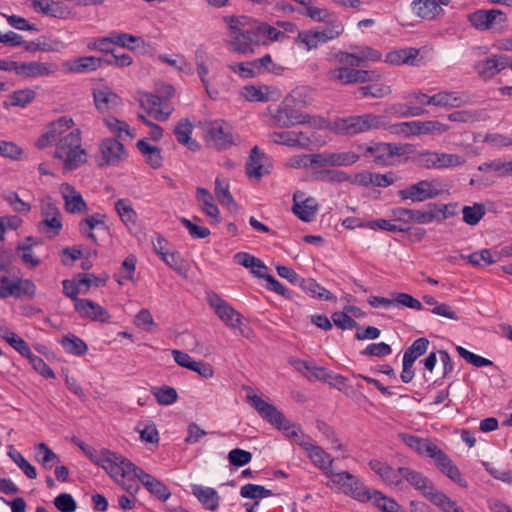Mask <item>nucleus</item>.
I'll return each mask as SVG.
<instances>
[{
    "instance_id": "1",
    "label": "nucleus",
    "mask_w": 512,
    "mask_h": 512,
    "mask_svg": "<svg viewBox=\"0 0 512 512\" xmlns=\"http://www.w3.org/2000/svg\"><path fill=\"white\" fill-rule=\"evenodd\" d=\"M399 439L418 455L430 458L436 468L461 487H467V481L451 458L431 439L409 433H399Z\"/></svg>"
},
{
    "instance_id": "2",
    "label": "nucleus",
    "mask_w": 512,
    "mask_h": 512,
    "mask_svg": "<svg viewBox=\"0 0 512 512\" xmlns=\"http://www.w3.org/2000/svg\"><path fill=\"white\" fill-rule=\"evenodd\" d=\"M55 158L63 161L64 169L75 170L86 161V151L81 148V133L74 129L56 143Z\"/></svg>"
},
{
    "instance_id": "3",
    "label": "nucleus",
    "mask_w": 512,
    "mask_h": 512,
    "mask_svg": "<svg viewBox=\"0 0 512 512\" xmlns=\"http://www.w3.org/2000/svg\"><path fill=\"white\" fill-rule=\"evenodd\" d=\"M428 210L420 209H408V208H395L391 211L393 220L400 222L402 226H408L411 223L424 225L433 222L436 219L437 213H442V220L449 217L446 214L448 205L429 203L427 206Z\"/></svg>"
},
{
    "instance_id": "4",
    "label": "nucleus",
    "mask_w": 512,
    "mask_h": 512,
    "mask_svg": "<svg viewBox=\"0 0 512 512\" xmlns=\"http://www.w3.org/2000/svg\"><path fill=\"white\" fill-rule=\"evenodd\" d=\"M247 401L258 412V414L271 425L282 429L286 436L292 439L298 437L297 427L284 417L274 405L266 402L258 395H247Z\"/></svg>"
},
{
    "instance_id": "5",
    "label": "nucleus",
    "mask_w": 512,
    "mask_h": 512,
    "mask_svg": "<svg viewBox=\"0 0 512 512\" xmlns=\"http://www.w3.org/2000/svg\"><path fill=\"white\" fill-rule=\"evenodd\" d=\"M36 290V285L32 280L20 277L11 278L5 265H0V298L33 299Z\"/></svg>"
},
{
    "instance_id": "6",
    "label": "nucleus",
    "mask_w": 512,
    "mask_h": 512,
    "mask_svg": "<svg viewBox=\"0 0 512 512\" xmlns=\"http://www.w3.org/2000/svg\"><path fill=\"white\" fill-rule=\"evenodd\" d=\"M358 149L364 157H372L376 165L390 166L395 156L411 152V145L397 143L374 142L370 145H359Z\"/></svg>"
},
{
    "instance_id": "7",
    "label": "nucleus",
    "mask_w": 512,
    "mask_h": 512,
    "mask_svg": "<svg viewBox=\"0 0 512 512\" xmlns=\"http://www.w3.org/2000/svg\"><path fill=\"white\" fill-rule=\"evenodd\" d=\"M384 125V117L367 113L357 116L340 118L335 121V127L341 134L353 136L369 130L378 129Z\"/></svg>"
},
{
    "instance_id": "8",
    "label": "nucleus",
    "mask_w": 512,
    "mask_h": 512,
    "mask_svg": "<svg viewBox=\"0 0 512 512\" xmlns=\"http://www.w3.org/2000/svg\"><path fill=\"white\" fill-rule=\"evenodd\" d=\"M82 451L93 463L101 466L110 476L121 475L124 471V463L128 461L123 456L104 448L97 450L88 446L82 447Z\"/></svg>"
},
{
    "instance_id": "9",
    "label": "nucleus",
    "mask_w": 512,
    "mask_h": 512,
    "mask_svg": "<svg viewBox=\"0 0 512 512\" xmlns=\"http://www.w3.org/2000/svg\"><path fill=\"white\" fill-rule=\"evenodd\" d=\"M41 215L43 219L37 225L38 231L47 234L49 238L58 236L63 224L60 210L51 197L41 201Z\"/></svg>"
},
{
    "instance_id": "10",
    "label": "nucleus",
    "mask_w": 512,
    "mask_h": 512,
    "mask_svg": "<svg viewBox=\"0 0 512 512\" xmlns=\"http://www.w3.org/2000/svg\"><path fill=\"white\" fill-rule=\"evenodd\" d=\"M207 144L217 150H226L235 144L232 128L224 120H215L205 126Z\"/></svg>"
},
{
    "instance_id": "11",
    "label": "nucleus",
    "mask_w": 512,
    "mask_h": 512,
    "mask_svg": "<svg viewBox=\"0 0 512 512\" xmlns=\"http://www.w3.org/2000/svg\"><path fill=\"white\" fill-rule=\"evenodd\" d=\"M470 24L478 30L503 31L506 27L507 16L499 9L477 10L468 15Z\"/></svg>"
},
{
    "instance_id": "12",
    "label": "nucleus",
    "mask_w": 512,
    "mask_h": 512,
    "mask_svg": "<svg viewBox=\"0 0 512 512\" xmlns=\"http://www.w3.org/2000/svg\"><path fill=\"white\" fill-rule=\"evenodd\" d=\"M208 302L214 309L215 314L227 327L233 330L239 329L242 336L248 337V333L241 328L243 317L239 312L215 293L208 296Z\"/></svg>"
},
{
    "instance_id": "13",
    "label": "nucleus",
    "mask_w": 512,
    "mask_h": 512,
    "mask_svg": "<svg viewBox=\"0 0 512 512\" xmlns=\"http://www.w3.org/2000/svg\"><path fill=\"white\" fill-rule=\"evenodd\" d=\"M440 193L441 191L436 187L434 181L420 180L399 190L397 194L402 201L410 200L415 203L434 199Z\"/></svg>"
},
{
    "instance_id": "14",
    "label": "nucleus",
    "mask_w": 512,
    "mask_h": 512,
    "mask_svg": "<svg viewBox=\"0 0 512 512\" xmlns=\"http://www.w3.org/2000/svg\"><path fill=\"white\" fill-rule=\"evenodd\" d=\"M125 471L133 470L134 476L143 484V486L161 501H166L171 496L168 487L160 480L146 473L143 469L133 464L130 460L124 463ZM123 472L121 475H123Z\"/></svg>"
},
{
    "instance_id": "15",
    "label": "nucleus",
    "mask_w": 512,
    "mask_h": 512,
    "mask_svg": "<svg viewBox=\"0 0 512 512\" xmlns=\"http://www.w3.org/2000/svg\"><path fill=\"white\" fill-rule=\"evenodd\" d=\"M101 161L99 167L116 166L127 157L125 148L121 142L114 138H105L99 144Z\"/></svg>"
},
{
    "instance_id": "16",
    "label": "nucleus",
    "mask_w": 512,
    "mask_h": 512,
    "mask_svg": "<svg viewBox=\"0 0 512 512\" xmlns=\"http://www.w3.org/2000/svg\"><path fill=\"white\" fill-rule=\"evenodd\" d=\"M140 105L154 119L162 122L169 118L173 110L168 103H164L163 97L153 93H143L140 98Z\"/></svg>"
},
{
    "instance_id": "17",
    "label": "nucleus",
    "mask_w": 512,
    "mask_h": 512,
    "mask_svg": "<svg viewBox=\"0 0 512 512\" xmlns=\"http://www.w3.org/2000/svg\"><path fill=\"white\" fill-rule=\"evenodd\" d=\"M360 156L354 152L339 153H317L314 154L312 162L316 167L326 166H350L359 160Z\"/></svg>"
},
{
    "instance_id": "18",
    "label": "nucleus",
    "mask_w": 512,
    "mask_h": 512,
    "mask_svg": "<svg viewBox=\"0 0 512 512\" xmlns=\"http://www.w3.org/2000/svg\"><path fill=\"white\" fill-rule=\"evenodd\" d=\"M259 41L260 40L256 37V31L254 28H251L231 35L228 47L229 50L234 53L252 54L254 52L253 45H258Z\"/></svg>"
},
{
    "instance_id": "19",
    "label": "nucleus",
    "mask_w": 512,
    "mask_h": 512,
    "mask_svg": "<svg viewBox=\"0 0 512 512\" xmlns=\"http://www.w3.org/2000/svg\"><path fill=\"white\" fill-rule=\"evenodd\" d=\"M508 66L509 58L506 55H493L477 62L474 69L483 79H491Z\"/></svg>"
},
{
    "instance_id": "20",
    "label": "nucleus",
    "mask_w": 512,
    "mask_h": 512,
    "mask_svg": "<svg viewBox=\"0 0 512 512\" xmlns=\"http://www.w3.org/2000/svg\"><path fill=\"white\" fill-rule=\"evenodd\" d=\"M60 193L64 199V208L68 213L81 214L87 211L88 207L80 192L69 183H62Z\"/></svg>"
},
{
    "instance_id": "21",
    "label": "nucleus",
    "mask_w": 512,
    "mask_h": 512,
    "mask_svg": "<svg viewBox=\"0 0 512 512\" xmlns=\"http://www.w3.org/2000/svg\"><path fill=\"white\" fill-rule=\"evenodd\" d=\"M278 127L289 128L308 122L309 116L290 106L279 107L273 115Z\"/></svg>"
},
{
    "instance_id": "22",
    "label": "nucleus",
    "mask_w": 512,
    "mask_h": 512,
    "mask_svg": "<svg viewBox=\"0 0 512 512\" xmlns=\"http://www.w3.org/2000/svg\"><path fill=\"white\" fill-rule=\"evenodd\" d=\"M304 193L297 191L293 195V213L304 222H311L317 212V203L314 198L303 199Z\"/></svg>"
},
{
    "instance_id": "23",
    "label": "nucleus",
    "mask_w": 512,
    "mask_h": 512,
    "mask_svg": "<svg viewBox=\"0 0 512 512\" xmlns=\"http://www.w3.org/2000/svg\"><path fill=\"white\" fill-rule=\"evenodd\" d=\"M95 107L101 113L108 112L122 104L121 98L108 86L93 89Z\"/></svg>"
},
{
    "instance_id": "24",
    "label": "nucleus",
    "mask_w": 512,
    "mask_h": 512,
    "mask_svg": "<svg viewBox=\"0 0 512 512\" xmlns=\"http://www.w3.org/2000/svg\"><path fill=\"white\" fill-rule=\"evenodd\" d=\"M399 472L401 473V480H406L415 489L419 490L426 499L427 495H430L435 490L431 480L421 472L408 467H399Z\"/></svg>"
},
{
    "instance_id": "25",
    "label": "nucleus",
    "mask_w": 512,
    "mask_h": 512,
    "mask_svg": "<svg viewBox=\"0 0 512 512\" xmlns=\"http://www.w3.org/2000/svg\"><path fill=\"white\" fill-rule=\"evenodd\" d=\"M75 310L80 317L87 318L92 321L108 322L110 315L108 311L90 299L78 300Z\"/></svg>"
},
{
    "instance_id": "26",
    "label": "nucleus",
    "mask_w": 512,
    "mask_h": 512,
    "mask_svg": "<svg viewBox=\"0 0 512 512\" xmlns=\"http://www.w3.org/2000/svg\"><path fill=\"white\" fill-rule=\"evenodd\" d=\"M299 445L305 449L309 459L319 469L330 475L329 469L332 467L333 458L322 447L310 442H299Z\"/></svg>"
},
{
    "instance_id": "27",
    "label": "nucleus",
    "mask_w": 512,
    "mask_h": 512,
    "mask_svg": "<svg viewBox=\"0 0 512 512\" xmlns=\"http://www.w3.org/2000/svg\"><path fill=\"white\" fill-rule=\"evenodd\" d=\"M468 103L463 95L453 91H441L428 98L427 105H434L444 108H459Z\"/></svg>"
},
{
    "instance_id": "28",
    "label": "nucleus",
    "mask_w": 512,
    "mask_h": 512,
    "mask_svg": "<svg viewBox=\"0 0 512 512\" xmlns=\"http://www.w3.org/2000/svg\"><path fill=\"white\" fill-rule=\"evenodd\" d=\"M55 70V66L48 63L36 61L25 63L17 62L16 74L26 78H31L51 75L55 72Z\"/></svg>"
},
{
    "instance_id": "29",
    "label": "nucleus",
    "mask_w": 512,
    "mask_h": 512,
    "mask_svg": "<svg viewBox=\"0 0 512 512\" xmlns=\"http://www.w3.org/2000/svg\"><path fill=\"white\" fill-rule=\"evenodd\" d=\"M270 140L276 144H282L289 147H305L310 142L303 132L283 131L273 132L269 135Z\"/></svg>"
},
{
    "instance_id": "30",
    "label": "nucleus",
    "mask_w": 512,
    "mask_h": 512,
    "mask_svg": "<svg viewBox=\"0 0 512 512\" xmlns=\"http://www.w3.org/2000/svg\"><path fill=\"white\" fill-rule=\"evenodd\" d=\"M369 467L388 485L398 486L401 484V473L398 469H394L388 464L379 460H371Z\"/></svg>"
},
{
    "instance_id": "31",
    "label": "nucleus",
    "mask_w": 512,
    "mask_h": 512,
    "mask_svg": "<svg viewBox=\"0 0 512 512\" xmlns=\"http://www.w3.org/2000/svg\"><path fill=\"white\" fill-rule=\"evenodd\" d=\"M106 215L102 213H94L79 222V231L81 234L85 235L88 239L93 242H97L96 236L93 233V230L96 228H102L103 230L107 229L105 224Z\"/></svg>"
},
{
    "instance_id": "32",
    "label": "nucleus",
    "mask_w": 512,
    "mask_h": 512,
    "mask_svg": "<svg viewBox=\"0 0 512 512\" xmlns=\"http://www.w3.org/2000/svg\"><path fill=\"white\" fill-rule=\"evenodd\" d=\"M411 7L417 16L426 20H433L444 12L436 0H414Z\"/></svg>"
},
{
    "instance_id": "33",
    "label": "nucleus",
    "mask_w": 512,
    "mask_h": 512,
    "mask_svg": "<svg viewBox=\"0 0 512 512\" xmlns=\"http://www.w3.org/2000/svg\"><path fill=\"white\" fill-rule=\"evenodd\" d=\"M196 199L201 210L206 214V216L212 218L214 222L219 223L220 212L214 203L212 194L206 188L198 187L196 189Z\"/></svg>"
},
{
    "instance_id": "34",
    "label": "nucleus",
    "mask_w": 512,
    "mask_h": 512,
    "mask_svg": "<svg viewBox=\"0 0 512 512\" xmlns=\"http://www.w3.org/2000/svg\"><path fill=\"white\" fill-rule=\"evenodd\" d=\"M32 7L44 15L63 19L68 15V10L62 2L52 0H33Z\"/></svg>"
},
{
    "instance_id": "35",
    "label": "nucleus",
    "mask_w": 512,
    "mask_h": 512,
    "mask_svg": "<svg viewBox=\"0 0 512 512\" xmlns=\"http://www.w3.org/2000/svg\"><path fill=\"white\" fill-rule=\"evenodd\" d=\"M192 493L206 509L215 511L218 508L220 498L215 489L195 484Z\"/></svg>"
},
{
    "instance_id": "36",
    "label": "nucleus",
    "mask_w": 512,
    "mask_h": 512,
    "mask_svg": "<svg viewBox=\"0 0 512 512\" xmlns=\"http://www.w3.org/2000/svg\"><path fill=\"white\" fill-rule=\"evenodd\" d=\"M192 131V123L185 118L181 119L174 128V135L180 144L187 146L191 151H196L199 149V144L191 138Z\"/></svg>"
},
{
    "instance_id": "37",
    "label": "nucleus",
    "mask_w": 512,
    "mask_h": 512,
    "mask_svg": "<svg viewBox=\"0 0 512 512\" xmlns=\"http://www.w3.org/2000/svg\"><path fill=\"white\" fill-rule=\"evenodd\" d=\"M295 42L302 44L307 51H310L318 48L320 44L328 42V37L322 31L302 30L298 31Z\"/></svg>"
},
{
    "instance_id": "38",
    "label": "nucleus",
    "mask_w": 512,
    "mask_h": 512,
    "mask_svg": "<svg viewBox=\"0 0 512 512\" xmlns=\"http://www.w3.org/2000/svg\"><path fill=\"white\" fill-rule=\"evenodd\" d=\"M65 66L73 73H86L101 68V60L95 56H81L72 62L65 63Z\"/></svg>"
},
{
    "instance_id": "39",
    "label": "nucleus",
    "mask_w": 512,
    "mask_h": 512,
    "mask_svg": "<svg viewBox=\"0 0 512 512\" xmlns=\"http://www.w3.org/2000/svg\"><path fill=\"white\" fill-rule=\"evenodd\" d=\"M265 154L257 146L251 149L249 159L246 163V173L249 177L261 178L268 171L264 169L263 159Z\"/></svg>"
},
{
    "instance_id": "40",
    "label": "nucleus",
    "mask_w": 512,
    "mask_h": 512,
    "mask_svg": "<svg viewBox=\"0 0 512 512\" xmlns=\"http://www.w3.org/2000/svg\"><path fill=\"white\" fill-rule=\"evenodd\" d=\"M136 146L153 169H158L162 166L163 158L158 147L150 145L146 139L138 140Z\"/></svg>"
},
{
    "instance_id": "41",
    "label": "nucleus",
    "mask_w": 512,
    "mask_h": 512,
    "mask_svg": "<svg viewBox=\"0 0 512 512\" xmlns=\"http://www.w3.org/2000/svg\"><path fill=\"white\" fill-rule=\"evenodd\" d=\"M401 127H414L412 130L413 134H431V133H444L449 127L448 125L439 121H417V122H405L400 125Z\"/></svg>"
},
{
    "instance_id": "42",
    "label": "nucleus",
    "mask_w": 512,
    "mask_h": 512,
    "mask_svg": "<svg viewBox=\"0 0 512 512\" xmlns=\"http://www.w3.org/2000/svg\"><path fill=\"white\" fill-rule=\"evenodd\" d=\"M64 48L62 41L57 39H49L47 37H39L34 41L26 42L25 50L29 52L43 51L56 52Z\"/></svg>"
},
{
    "instance_id": "43",
    "label": "nucleus",
    "mask_w": 512,
    "mask_h": 512,
    "mask_svg": "<svg viewBox=\"0 0 512 512\" xmlns=\"http://www.w3.org/2000/svg\"><path fill=\"white\" fill-rule=\"evenodd\" d=\"M302 290L309 294L311 297L318 298L326 301H336V296L330 291L325 289L316 280L312 278L304 279L301 281Z\"/></svg>"
},
{
    "instance_id": "44",
    "label": "nucleus",
    "mask_w": 512,
    "mask_h": 512,
    "mask_svg": "<svg viewBox=\"0 0 512 512\" xmlns=\"http://www.w3.org/2000/svg\"><path fill=\"white\" fill-rule=\"evenodd\" d=\"M427 499L442 512H461L462 510L456 501L436 488L430 495H427Z\"/></svg>"
},
{
    "instance_id": "45",
    "label": "nucleus",
    "mask_w": 512,
    "mask_h": 512,
    "mask_svg": "<svg viewBox=\"0 0 512 512\" xmlns=\"http://www.w3.org/2000/svg\"><path fill=\"white\" fill-rule=\"evenodd\" d=\"M36 448L38 451L35 455V460L39 462L44 469L50 470L55 464L60 462L59 456L52 451L47 444L43 442L38 443Z\"/></svg>"
},
{
    "instance_id": "46",
    "label": "nucleus",
    "mask_w": 512,
    "mask_h": 512,
    "mask_svg": "<svg viewBox=\"0 0 512 512\" xmlns=\"http://www.w3.org/2000/svg\"><path fill=\"white\" fill-rule=\"evenodd\" d=\"M61 345L64 350L75 356H83L88 351L87 344L74 334H68L61 339Z\"/></svg>"
},
{
    "instance_id": "47",
    "label": "nucleus",
    "mask_w": 512,
    "mask_h": 512,
    "mask_svg": "<svg viewBox=\"0 0 512 512\" xmlns=\"http://www.w3.org/2000/svg\"><path fill=\"white\" fill-rule=\"evenodd\" d=\"M478 171H494L498 177L504 178L512 175V161L504 162L501 159L484 162L478 166Z\"/></svg>"
},
{
    "instance_id": "48",
    "label": "nucleus",
    "mask_w": 512,
    "mask_h": 512,
    "mask_svg": "<svg viewBox=\"0 0 512 512\" xmlns=\"http://www.w3.org/2000/svg\"><path fill=\"white\" fill-rule=\"evenodd\" d=\"M115 210L120 217L121 221L126 225H135L137 220V213L133 209L128 199H118L115 202Z\"/></svg>"
},
{
    "instance_id": "49",
    "label": "nucleus",
    "mask_w": 512,
    "mask_h": 512,
    "mask_svg": "<svg viewBox=\"0 0 512 512\" xmlns=\"http://www.w3.org/2000/svg\"><path fill=\"white\" fill-rule=\"evenodd\" d=\"M73 125L74 122L72 118L62 116L52 122L46 132L55 141V143H57L58 140L64 136L63 134L70 130Z\"/></svg>"
},
{
    "instance_id": "50",
    "label": "nucleus",
    "mask_w": 512,
    "mask_h": 512,
    "mask_svg": "<svg viewBox=\"0 0 512 512\" xmlns=\"http://www.w3.org/2000/svg\"><path fill=\"white\" fill-rule=\"evenodd\" d=\"M429 340L425 337L416 339L410 347H408L403 355V360L414 363L420 356L424 355L428 349Z\"/></svg>"
},
{
    "instance_id": "51",
    "label": "nucleus",
    "mask_w": 512,
    "mask_h": 512,
    "mask_svg": "<svg viewBox=\"0 0 512 512\" xmlns=\"http://www.w3.org/2000/svg\"><path fill=\"white\" fill-rule=\"evenodd\" d=\"M391 92V87L382 83L369 84L361 86L357 89V93L361 98H366L369 96L373 98H383L391 94Z\"/></svg>"
},
{
    "instance_id": "52",
    "label": "nucleus",
    "mask_w": 512,
    "mask_h": 512,
    "mask_svg": "<svg viewBox=\"0 0 512 512\" xmlns=\"http://www.w3.org/2000/svg\"><path fill=\"white\" fill-rule=\"evenodd\" d=\"M251 64L256 67L258 75L264 72H270L275 75H281L285 70L283 66L273 62L270 54H266L261 58L251 61Z\"/></svg>"
},
{
    "instance_id": "53",
    "label": "nucleus",
    "mask_w": 512,
    "mask_h": 512,
    "mask_svg": "<svg viewBox=\"0 0 512 512\" xmlns=\"http://www.w3.org/2000/svg\"><path fill=\"white\" fill-rule=\"evenodd\" d=\"M8 456L11 460L23 471V473L29 479H35L37 477L36 469L31 465L23 455L17 451L13 446H9Z\"/></svg>"
},
{
    "instance_id": "54",
    "label": "nucleus",
    "mask_w": 512,
    "mask_h": 512,
    "mask_svg": "<svg viewBox=\"0 0 512 512\" xmlns=\"http://www.w3.org/2000/svg\"><path fill=\"white\" fill-rule=\"evenodd\" d=\"M373 504L382 512H400L401 506L392 498L385 496L382 492L373 490Z\"/></svg>"
},
{
    "instance_id": "55",
    "label": "nucleus",
    "mask_w": 512,
    "mask_h": 512,
    "mask_svg": "<svg viewBox=\"0 0 512 512\" xmlns=\"http://www.w3.org/2000/svg\"><path fill=\"white\" fill-rule=\"evenodd\" d=\"M254 30L256 31V37L258 39H259V36H264L267 39H269L270 41L282 42L288 38V36L284 32L280 31L279 29H277L274 26L269 25L266 22L258 23L254 27Z\"/></svg>"
},
{
    "instance_id": "56",
    "label": "nucleus",
    "mask_w": 512,
    "mask_h": 512,
    "mask_svg": "<svg viewBox=\"0 0 512 512\" xmlns=\"http://www.w3.org/2000/svg\"><path fill=\"white\" fill-rule=\"evenodd\" d=\"M151 392L160 405L168 406L175 403L178 399L176 389L167 385L154 387Z\"/></svg>"
},
{
    "instance_id": "57",
    "label": "nucleus",
    "mask_w": 512,
    "mask_h": 512,
    "mask_svg": "<svg viewBox=\"0 0 512 512\" xmlns=\"http://www.w3.org/2000/svg\"><path fill=\"white\" fill-rule=\"evenodd\" d=\"M234 262L244 266L245 268H250L251 272L256 276H263V273L260 270H256L255 267H264V263L256 258L255 256L246 253V252H238L234 255Z\"/></svg>"
},
{
    "instance_id": "58",
    "label": "nucleus",
    "mask_w": 512,
    "mask_h": 512,
    "mask_svg": "<svg viewBox=\"0 0 512 512\" xmlns=\"http://www.w3.org/2000/svg\"><path fill=\"white\" fill-rule=\"evenodd\" d=\"M119 485L122 486L124 490H126L127 493L134 496L136 495L140 490V485L135 480L137 479L134 474L133 470L125 471L123 472V475H115L111 476Z\"/></svg>"
},
{
    "instance_id": "59",
    "label": "nucleus",
    "mask_w": 512,
    "mask_h": 512,
    "mask_svg": "<svg viewBox=\"0 0 512 512\" xmlns=\"http://www.w3.org/2000/svg\"><path fill=\"white\" fill-rule=\"evenodd\" d=\"M162 260L179 275L187 277L189 264L179 252L169 253Z\"/></svg>"
},
{
    "instance_id": "60",
    "label": "nucleus",
    "mask_w": 512,
    "mask_h": 512,
    "mask_svg": "<svg viewBox=\"0 0 512 512\" xmlns=\"http://www.w3.org/2000/svg\"><path fill=\"white\" fill-rule=\"evenodd\" d=\"M462 214L463 221L468 225L474 226L484 217L485 208L481 203H474L472 206H464Z\"/></svg>"
},
{
    "instance_id": "61",
    "label": "nucleus",
    "mask_w": 512,
    "mask_h": 512,
    "mask_svg": "<svg viewBox=\"0 0 512 512\" xmlns=\"http://www.w3.org/2000/svg\"><path fill=\"white\" fill-rule=\"evenodd\" d=\"M269 87L268 86H254L247 85L242 90V96L251 102H266L269 100L268 97Z\"/></svg>"
},
{
    "instance_id": "62",
    "label": "nucleus",
    "mask_w": 512,
    "mask_h": 512,
    "mask_svg": "<svg viewBox=\"0 0 512 512\" xmlns=\"http://www.w3.org/2000/svg\"><path fill=\"white\" fill-rule=\"evenodd\" d=\"M353 69L345 66L330 69L327 72V77L330 81L341 85L352 84Z\"/></svg>"
},
{
    "instance_id": "63",
    "label": "nucleus",
    "mask_w": 512,
    "mask_h": 512,
    "mask_svg": "<svg viewBox=\"0 0 512 512\" xmlns=\"http://www.w3.org/2000/svg\"><path fill=\"white\" fill-rule=\"evenodd\" d=\"M240 495L245 499H258L270 497L273 495V492L261 485L246 484L241 487Z\"/></svg>"
},
{
    "instance_id": "64",
    "label": "nucleus",
    "mask_w": 512,
    "mask_h": 512,
    "mask_svg": "<svg viewBox=\"0 0 512 512\" xmlns=\"http://www.w3.org/2000/svg\"><path fill=\"white\" fill-rule=\"evenodd\" d=\"M461 257L466 259L468 263L475 267H484L495 263V260L493 259L489 249H482L468 256L462 255Z\"/></svg>"
}]
</instances>
